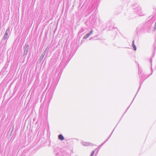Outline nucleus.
<instances>
[{"label": "nucleus", "instance_id": "1", "mask_svg": "<svg viewBox=\"0 0 156 156\" xmlns=\"http://www.w3.org/2000/svg\"><path fill=\"white\" fill-rule=\"evenodd\" d=\"M70 59H69L68 58L66 61V58H64L62 60V62L59 66L57 67L56 70V73H62L63 69L62 68H64L67 65Z\"/></svg>", "mask_w": 156, "mask_h": 156}, {"label": "nucleus", "instance_id": "2", "mask_svg": "<svg viewBox=\"0 0 156 156\" xmlns=\"http://www.w3.org/2000/svg\"><path fill=\"white\" fill-rule=\"evenodd\" d=\"M133 11L137 14L140 16H142L145 15V13L142 11L141 8L136 3H134L132 5Z\"/></svg>", "mask_w": 156, "mask_h": 156}, {"label": "nucleus", "instance_id": "3", "mask_svg": "<svg viewBox=\"0 0 156 156\" xmlns=\"http://www.w3.org/2000/svg\"><path fill=\"white\" fill-rule=\"evenodd\" d=\"M138 69H139V73L140 75L141 74L140 77V86L139 88L138 89V91L135 95L134 98L132 101V102L131 103L130 105H131L132 103L133 100L134 99V98H135V97H136L137 94V93L138 91L139 90V89H140L141 86L142 85L143 82L144 81V80H145L146 79H147V77H148L150 75H146L144 73H143L142 71L139 68V67L138 66Z\"/></svg>", "mask_w": 156, "mask_h": 156}, {"label": "nucleus", "instance_id": "4", "mask_svg": "<svg viewBox=\"0 0 156 156\" xmlns=\"http://www.w3.org/2000/svg\"><path fill=\"white\" fill-rule=\"evenodd\" d=\"M55 153L56 156H71V154L68 153L69 152L63 151L62 152L60 150H55Z\"/></svg>", "mask_w": 156, "mask_h": 156}, {"label": "nucleus", "instance_id": "5", "mask_svg": "<svg viewBox=\"0 0 156 156\" xmlns=\"http://www.w3.org/2000/svg\"><path fill=\"white\" fill-rule=\"evenodd\" d=\"M97 16L96 13H93L90 17V22L92 24H94L96 21Z\"/></svg>", "mask_w": 156, "mask_h": 156}, {"label": "nucleus", "instance_id": "6", "mask_svg": "<svg viewBox=\"0 0 156 156\" xmlns=\"http://www.w3.org/2000/svg\"><path fill=\"white\" fill-rule=\"evenodd\" d=\"M54 91L51 90V89L50 88L47 93L46 97H48V98L50 99H51L52 97Z\"/></svg>", "mask_w": 156, "mask_h": 156}, {"label": "nucleus", "instance_id": "7", "mask_svg": "<svg viewBox=\"0 0 156 156\" xmlns=\"http://www.w3.org/2000/svg\"><path fill=\"white\" fill-rule=\"evenodd\" d=\"M94 9V8H93V6L92 4L90 5L87 10V12L88 14H89L92 12Z\"/></svg>", "mask_w": 156, "mask_h": 156}, {"label": "nucleus", "instance_id": "8", "mask_svg": "<svg viewBox=\"0 0 156 156\" xmlns=\"http://www.w3.org/2000/svg\"><path fill=\"white\" fill-rule=\"evenodd\" d=\"M28 47V45L26 44H25V47H24V51L23 54V56H25L27 54L28 52V50L29 49Z\"/></svg>", "mask_w": 156, "mask_h": 156}, {"label": "nucleus", "instance_id": "9", "mask_svg": "<svg viewBox=\"0 0 156 156\" xmlns=\"http://www.w3.org/2000/svg\"><path fill=\"white\" fill-rule=\"evenodd\" d=\"M147 26V28L148 32H150L152 29V27L151 26V23H148L146 24Z\"/></svg>", "mask_w": 156, "mask_h": 156}, {"label": "nucleus", "instance_id": "10", "mask_svg": "<svg viewBox=\"0 0 156 156\" xmlns=\"http://www.w3.org/2000/svg\"><path fill=\"white\" fill-rule=\"evenodd\" d=\"M81 144L84 146H87L92 145V144L88 142H85L82 141L81 142Z\"/></svg>", "mask_w": 156, "mask_h": 156}, {"label": "nucleus", "instance_id": "11", "mask_svg": "<svg viewBox=\"0 0 156 156\" xmlns=\"http://www.w3.org/2000/svg\"><path fill=\"white\" fill-rule=\"evenodd\" d=\"M93 33V31L91 30L89 33L87 34L86 35L83 37V39H86L88 38Z\"/></svg>", "mask_w": 156, "mask_h": 156}, {"label": "nucleus", "instance_id": "12", "mask_svg": "<svg viewBox=\"0 0 156 156\" xmlns=\"http://www.w3.org/2000/svg\"><path fill=\"white\" fill-rule=\"evenodd\" d=\"M58 139L61 140H63L64 139V138L63 135L60 134L58 136Z\"/></svg>", "mask_w": 156, "mask_h": 156}, {"label": "nucleus", "instance_id": "13", "mask_svg": "<svg viewBox=\"0 0 156 156\" xmlns=\"http://www.w3.org/2000/svg\"><path fill=\"white\" fill-rule=\"evenodd\" d=\"M132 45V47L133 48V49L135 51H136V46L134 44V40H133V41Z\"/></svg>", "mask_w": 156, "mask_h": 156}, {"label": "nucleus", "instance_id": "14", "mask_svg": "<svg viewBox=\"0 0 156 156\" xmlns=\"http://www.w3.org/2000/svg\"><path fill=\"white\" fill-rule=\"evenodd\" d=\"M7 69V68H6L5 67H4L1 71V73L2 74H4L5 73Z\"/></svg>", "mask_w": 156, "mask_h": 156}, {"label": "nucleus", "instance_id": "15", "mask_svg": "<svg viewBox=\"0 0 156 156\" xmlns=\"http://www.w3.org/2000/svg\"><path fill=\"white\" fill-rule=\"evenodd\" d=\"M85 29H86L85 28L83 27H81L80 30L78 32L79 34H81L84 31Z\"/></svg>", "mask_w": 156, "mask_h": 156}, {"label": "nucleus", "instance_id": "16", "mask_svg": "<svg viewBox=\"0 0 156 156\" xmlns=\"http://www.w3.org/2000/svg\"><path fill=\"white\" fill-rule=\"evenodd\" d=\"M115 129V128L112 131V133H111V134L109 136L108 138L103 143H102L100 145V146H102V145H103L108 140V139L110 137L111 135L112 134V133H113L114 130Z\"/></svg>", "mask_w": 156, "mask_h": 156}, {"label": "nucleus", "instance_id": "17", "mask_svg": "<svg viewBox=\"0 0 156 156\" xmlns=\"http://www.w3.org/2000/svg\"><path fill=\"white\" fill-rule=\"evenodd\" d=\"M155 17H154V16H149L148 19V20H154L155 19Z\"/></svg>", "mask_w": 156, "mask_h": 156}, {"label": "nucleus", "instance_id": "18", "mask_svg": "<svg viewBox=\"0 0 156 156\" xmlns=\"http://www.w3.org/2000/svg\"><path fill=\"white\" fill-rule=\"evenodd\" d=\"M153 47H154V49L152 51V52H153V56H154V53H155V50H156V45L155 44H154V46H153Z\"/></svg>", "mask_w": 156, "mask_h": 156}, {"label": "nucleus", "instance_id": "19", "mask_svg": "<svg viewBox=\"0 0 156 156\" xmlns=\"http://www.w3.org/2000/svg\"><path fill=\"white\" fill-rule=\"evenodd\" d=\"M9 65V62H6V63L4 67H5L6 68H7Z\"/></svg>", "mask_w": 156, "mask_h": 156}, {"label": "nucleus", "instance_id": "20", "mask_svg": "<svg viewBox=\"0 0 156 156\" xmlns=\"http://www.w3.org/2000/svg\"><path fill=\"white\" fill-rule=\"evenodd\" d=\"M152 58H150V63H151V69L152 71Z\"/></svg>", "mask_w": 156, "mask_h": 156}, {"label": "nucleus", "instance_id": "21", "mask_svg": "<svg viewBox=\"0 0 156 156\" xmlns=\"http://www.w3.org/2000/svg\"><path fill=\"white\" fill-rule=\"evenodd\" d=\"M8 36L7 35H5L4 34V35L3 37V39H4V40H5V39H6L7 38H8Z\"/></svg>", "mask_w": 156, "mask_h": 156}, {"label": "nucleus", "instance_id": "22", "mask_svg": "<svg viewBox=\"0 0 156 156\" xmlns=\"http://www.w3.org/2000/svg\"><path fill=\"white\" fill-rule=\"evenodd\" d=\"M9 28H8L6 30L5 33H6L7 34H9Z\"/></svg>", "mask_w": 156, "mask_h": 156}, {"label": "nucleus", "instance_id": "23", "mask_svg": "<svg viewBox=\"0 0 156 156\" xmlns=\"http://www.w3.org/2000/svg\"><path fill=\"white\" fill-rule=\"evenodd\" d=\"M94 151H92V153L91 154V155L90 156H93L94 155Z\"/></svg>", "mask_w": 156, "mask_h": 156}, {"label": "nucleus", "instance_id": "24", "mask_svg": "<svg viewBox=\"0 0 156 156\" xmlns=\"http://www.w3.org/2000/svg\"><path fill=\"white\" fill-rule=\"evenodd\" d=\"M94 151H92V153L91 154V155L90 156H93L94 155Z\"/></svg>", "mask_w": 156, "mask_h": 156}, {"label": "nucleus", "instance_id": "25", "mask_svg": "<svg viewBox=\"0 0 156 156\" xmlns=\"http://www.w3.org/2000/svg\"><path fill=\"white\" fill-rule=\"evenodd\" d=\"M48 49V47L44 50L43 53H44V55L45 54V53L47 51V50Z\"/></svg>", "mask_w": 156, "mask_h": 156}, {"label": "nucleus", "instance_id": "26", "mask_svg": "<svg viewBox=\"0 0 156 156\" xmlns=\"http://www.w3.org/2000/svg\"><path fill=\"white\" fill-rule=\"evenodd\" d=\"M8 34H7L6 33H5V35L8 36Z\"/></svg>", "mask_w": 156, "mask_h": 156}, {"label": "nucleus", "instance_id": "27", "mask_svg": "<svg viewBox=\"0 0 156 156\" xmlns=\"http://www.w3.org/2000/svg\"><path fill=\"white\" fill-rule=\"evenodd\" d=\"M130 106V105L127 108V109H126V111L125 112H126L127 111V110H128V109L129 108V107Z\"/></svg>", "mask_w": 156, "mask_h": 156}, {"label": "nucleus", "instance_id": "28", "mask_svg": "<svg viewBox=\"0 0 156 156\" xmlns=\"http://www.w3.org/2000/svg\"><path fill=\"white\" fill-rule=\"evenodd\" d=\"M94 38V37H93V38H90V40H91V39H93V38Z\"/></svg>", "mask_w": 156, "mask_h": 156}, {"label": "nucleus", "instance_id": "29", "mask_svg": "<svg viewBox=\"0 0 156 156\" xmlns=\"http://www.w3.org/2000/svg\"><path fill=\"white\" fill-rule=\"evenodd\" d=\"M139 27H138L137 28V29H139Z\"/></svg>", "mask_w": 156, "mask_h": 156}, {"label": "nucleus", "instance_id": "30", "mask_svg": "<svg viewBox=\"0 0 156 156\" xmlns=\"http://www.w3.org/2000/svg\"><path fill=\"white\" fill-rule=\"evenodd\" d=\"M136 10H137V9H136Z\"/></svg>", "mask_w": 156, "mask_h": 156}, {"label": "nucleus", "instance_id": "31", "mask_svg": "<svg viewBox=\"0 0 156 156\" xmlns=\"http://www.w3.org/2000/svg\"><path fill=\"white\" fill-rule=\"evenodd\" d=\"M98 149V148H97L96 149V150Z\"/></svg>", "mask_w": 156, "mask_h": 156}]
</instances>
